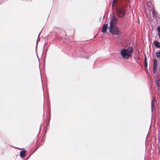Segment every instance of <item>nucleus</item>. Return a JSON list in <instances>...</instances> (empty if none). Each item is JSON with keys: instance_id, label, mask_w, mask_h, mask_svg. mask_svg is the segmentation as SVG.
Returning <instances> with one entry per match:
<instances>
[{"instance_id": "1", "label": "nucleus", "mask_w": 160, "mask_h": 160, "mask_svg": "<svg viewBox=\"0 0 160 160\" xmlns=\"http://www.w3.org/2000/svg\"><path fill=\"white\" fill-rule=\"evenodd\" d=\"M133 51L132 47H129L127 49H122L121 50V54L122 57L125 59H128L131 56Z\"/></svg>"}, {"instance_id": "2", "label": "nucleus", "mask_w": 160, "mask_h": 160, "mask_svg": "<svg viewBox=\"0 0 160 160\" xmlns=\"http://www.w3.org/2000/svg\"><path fill=\"white\" fill-rule=\"evenodd\" d=\"M117 16L119 18L124 17L126 15V11L124 7L120 6L117 8L116 10Z\"/></svg>"}, {"instance_id": "3", "label": "nucleus", "mask_w": 160, "mask_h": 160, "mask_svg": "<svg viewBox=\"0 0 160 160\" xmlns=\"http://www.w3.org/2000/svg\"><path fill=\"white\" fill-rule=\"evenodd\" d=\"M108 29L109 32H111L113 35H118L120 32L118 28L116 26H112L110 28H109V27Z\"/></svg>"}, {"instance_id": "4", "label": "nucleus", "mask_w": 160, "mask_h": 160, "mask_svg": "<svg viewBox=\"0 0 160 160\" xmlns=\"http://www.w3.org/2000/svg\"><path fill=\"white\" fill-rule=\"evenodd\" d=\"M118 19L116 18L114 15H113L111 18V21L110 22L109 28L112 26H115L117 24Z\"/></svg>"}, {"instance_id": "5", "label": "nucleus", "mask_w": 160, "mask_h": 160, "mask_svg": "<svg viewBox=\"0 0 160 160\" xmlns=\"http://www.w3.org/2000/svg\"><path fill=\"white\" fill-rule=\"evenodd\" d=\"M153 72L155 73L157 70V62L156 59H154L153 64Z\"/></svg>"}, {"instance_id": "6", "label": "nucleus", "mask_w": 160, "mask_h": 160, "mask_svg": "<svg viewBox=\"0 0 160 160\" xmlns=\"http://www.w3.org/2000/svg\"><path fill=\"white\" fill-rule=\"evenodd\" d=\"M155 101V97H153L152 99V100L151 101V110L152 112H153V110L154 109H155V106H154V102Z\"/></svg>"}, {"instance_id": "7", "label": "nucleus", "mask_w": 160, "mask_h": 160, "mask_svg": "<svg viewBox=\"0 0 160 160\" xmlns=\"http://www.w3.org/2000/svg\"><path fill=\"white\" fill-rule=\"evenodd\" d=\"M108 26V24H104L103 25V27L102 30V32L104 33L107 31Z\"/></svg>"}, {"instance_id": "8", "label": "nucleus", "mask_w": 160, "mask_h": 160, "mask_svg": "<svg viewBox=\"0 0 160 160\" xmlns=\"http://www.w3.org/2000/svg\"><path fill=\"white\" fill-rule=\"evenodd\" d=\"M153 44L155 47L160 48V42H159L157 41H155L153 42Z\"/></svg>"}, {"instance_id": "9", "label": "nucleus", "mask_w": 160, "mask_h": 160, "mask_svg": "<svg viewBox=\"0 0 160 160\" xmlns=\"http://www.w3.org/2000/svg\"><path fill=\"white\" fill-rule=\"evenodd\" d=\"M27 152L26 150H21V158H23L26 155Z\"/></svg>"}, {"instance_id": "10", "label": "nucleus", "mask_w": 160, "mask_h": 160, "mask_svg": "<svg viewBox=\"0 0 160 160\" xmlns=\"http://www.w3.org/2000/svg\"><path fill=\"white\" fill-rule=\"evenodd\" d=\"M155 79L156 81V85L159 88L160 87V85H159V79H158V78L157 76L155 78Z\"/></svg>"}, {"instance_id": "11", "label": "nucleus", "mask_w": 160, "mask_h": 160, "mask_svg": "<svg viewBox=\"0 0 160 160\" xmlns=\"http://www.w3.org/2000/svg\"><path fill=\"white\" fill-rule=\"evenodd\" d=\"M156 55L157 58L160 59V51L157 52Z\"/></svg>"}, {"instance_id": "12", "label": "nucleus", "mask_w": 160, "mask_h": 160, "mask_svg": "<svg viewBox=\"0 0 160 160\" xmlns=\"http://www.w3.org/2000/svg\"><path fill=\"white\" fill-rule=\"evenodd\" d=\"M116 0H113V2H112V7H113V5H114V4L115 3V2H116Z\"/></svg>"}, {"instance_id": "13", "label": "nucleus", "mask_w": 160, "mask_h": 160, "mask_svg": "<svg viewBox=\"0 0 160 160\" xmlns=\"http://www.w3.org/2000/svg\"><path fill=\"white\" fill-rule=\"evenodd\" d=\"M157 29L159 32H160V26L157 28Z\"/></svg>"}, {"instance_id": "14", "label": "nucleus", "mask_w": 160, "mask_h": 160, "mask_svg": "<svg viewBox=\"0 0 160 160\" xmlns=\"http://www.w3.org/2000/svg\"><path fill=\"white\" fill-rule=\"evenodd\" d=\"M158 35L159 38L160 39V32L158 33Z\"/></svg>"}, {"instance_id": "15", "label": "nucleus", "mask_w": 160, "mask_h": 160, "mask_svg": "<svg viewBox=\"0 0 160 160\" xmlns=\"http://www.w3.org/2000/svg\"><path fill=\"white\" fill-rule=\"evenodd\" d=\"M145 63H146V62H147V61H146V56H145Z\"/></svg>"}, {"instance_id": "16", "label": "nucleus", "mask_w": 160, "mask_h": 160, "mask_svg": "<svg viewBox=\"0 0 160 160\" xmlns=\"http://www.w3.org/2000/svg\"><path fill=\"white\" fill-rule=\"evenodd\" d=\"M145 63V66L146 67H147V62H146V63Z\"/></svg>"}, {"instance_id": "17", "label": "nucleus", "mask_w": 160, "mask_h": 160, "mask_svg": "<svg viewBox=\"0 0 160 160\" xmlns=\"http://www.w3.org/2000/svg\"><path fill=\"white\" fill-rule=\"evenodd\" d=\"M158 71L160 73V66L159 67Z\"/></svg>"}, {"instance_id": "18", "label": "nucleus", "mask_w": 160, "mask_h": 160, "mask_svg": "<svg viewBox=\"0 0 160 160\" xmlns=\"http://www.w3.org/2000/svg\"><path fill=\"white\" fill-rule=\"evenodd\" d=\"M154 12V11H153L152 13H153V12Z\"/></svg>"}]
</instances>
